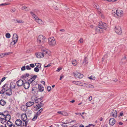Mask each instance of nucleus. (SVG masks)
Returning a JSON list of instances; mask_svg holds the SVG:
<instances>
[{"label":"nucleus","mask_w":127,"mask_h":127,"mask_svg":"<svg viewBox=\"0 0 127 127\" xmlns=\"http://www.w3.org/2000/svg\"><path fill=\"white\" fill-rule=\"evenodd\" d=\"M5 79H6L5 77H4L1 80V82H3Z\"/></svg>","instance_id":"59"},{"label":"nucleus","mask_w":127,"mask_h":127,"mask_svg":"<svg viewBox=\"0 0 127 127\" xmlns=\"http://www.w3.org/2000/svg\"><path fill=\"white\" fill-rule=\"evenodd\" d=\"M51 88L50 86H49L47 87V90L48 92H49L51 90Z\"/></svg>","instance_id":"43"},{"label":"nucleus","mask_w":127,"mask_h":127,"mask_svg":"<svg viewBox=\"0 0 127 127\" xmlns=\"http://www.w3.org/2000/svg\"><path fill=\"white\" fill-rule=\"evenodd\" d=\"M94 7L97 9H98L99 8V6L98 5L96 4L94 6Z\"/></svg>","instance_id":"45"},{"label":"nucleus","mask_w":127,"mask_h":127,"mask_svg":"<svg viewBox=\"0 0 127 127\" xmlns=\"http://www.w3.org/2000/svg\"><path fill=\"white\" fill-rule=\"evenodd\" d=\"M26 82V81H25ZM24 87L25 89H28L30 87V83L29 82H25L23 84Z\"/></svg>","instance_id":"17"},{"label":"nucleus","mask_w":127,"mask_h":127,"mask_svg":"<svg viewBox=\"0 0 127 127\" xmlns=\"http://www.w3.org/2000/svg\"><path fill=\"white\" fill-rule=\"evenodd\" d=\"M35 55L37 58H43L44 57V55L42 52H39L35 53Z\"/></svg>","instance_id":"16"},{"label":"nucleus","mask_w":127,"mask_h":127,"mask_svg":"<svg viewBox=\"0 0 127 127\" xmlns=\"http://www.w3.org/2000/svg\"><path fill=\"white\" fill-rule=\"evenodd\" d=\"M88 99H89V101H91L92 99V97L91 96H90L88 98Z\"/></svg>","instance_id":"60"},{"label":"nucleus","mask_w":127,"mask_h":127,"mask_svg":"<svg viewBox=\"0 0 127 127\" xmlns=\"http://www.w3.org/2000/svg\"><path fill=\"white\" fill-rule=\"evenodd\" d=\"M114 30L116 33L118 34H121L122 32L121 28L119 26H116Z\"/></svg>","instance_id":"8"},{"label":"nucleus","mask_w":127,"mask_h":127,"mask_svg":"<svg viewBox=\"0 0 127 127\" xmlns=\"http://www.w3.org/2000/svg\"><path fill=\"white\" fill-rule=\"evenodd\" d=\"M2 89L0 91L2 94H3L6 91V88H8V86L7 84H6L4 85L2 87Z\"/></svg>","instance_id":"11"},{"label":"nucleus","mask_w":127,"mask_h":127,"mask_svg":"<svg viewBox=\"0 0 127 127\" xmlns=\"http://www.w3.org/2000/svg\"><path fill=\"white\" fill-rule=\"evenodd\" d=\"M43 109L42 108L40 109L38 111L40 113H41L43 111Z\"/></svg>","instance_id":"61"},{"label":"nucleus","mask_w":127,"mask_h":127,"mask_svg":"<svg viewBox=\"0 0 127 127\" xmlns=\"http://www.w3.org/2000/svg\"><path fill=\"white\" fill-rule=\"evenodd\" d=\"M47 39L43 35H40L38 37L37 41L39 44L42 45L46 41Z\"/></svg>","instance_id":"2"},{"label":"nucleus","mask_w":127,"mask_h":127,"mask_svg":"<svg viewBox=\"0 0 127 127\" xmlns=\"http://www.w3.org/2000/svg\"><path fill=\"white\" fill-rule=\"evenodd\" d=\"M24 81L21 79L19 80L17 82V86L19 87L22 86L24 83Z\"/></svg>","instance_id":"13"},{"label":"nucleus","mask_w":127,"mask_h":127,"mask_svg":"<svg viewBox=\"0 0 127 127\" xmlns=\"http://www.w3.org/2000/svg\"><path fill=\"white\" fill-rule=\"evenodd\" d=\"M13 41L11 42V44L13 45L15 44L18 41V36L16 33L13 34Z\"/></svg>","instance_id":"6"},{"label":"nucleus","mask_w":127,"mask_h":127,"mask_svg":"<svg viewBox=\"0 0 127 127\" xmlns=\"http://www.w3.org/2000/svg\"><path fill=\"white\" fill-rule=\"evenodd\" d=\"M72 83L76 85H79L80 84V82L77 81H72Z\"/></svg>","instance_id":"31"},{"label":"nucleus","mask_w":127,"mask_h":127,"mask_svg":"<svg viewBox=\"0 0 127 127\" xmlns=\"http://www.w3.org/2000/svg\"><path fill=\"white\" fill-rule=\"evenodd\" d=\"M11 123H12L10 121H7V125H8L9 127L11 125Z\"/></svg>","instance_id":"42"},{"label":"nucleus","mask_w":127,"mask_h":127,"mask_svg":"<svg viewBox=\"0 0 127 127\" xmlns=\"http://www.w3.org/2000/svg\"><path fill=\"white\" fill-rule=\"evenodd\" d=\"M78 62H77L76 60H74L72 62V64L73 65L75 66L76 65L78 64Z\"/></svg>","instance_id":"28"},{"label":"nucleus","mask_w":127,"mask_h":127,"mask_svg":"<svg viewBox=\"0 0 127 127\" xmlns=\"http://www.w3.org/2000/svg\"><path fill=\"white\" fill-rule=\"evenodd\" d=\"M61 69V68H58V69L56 70V71L59 72L60 71Z\"/></svg>","instance_id":"64"},{"label":"nucleus","mask_w":127,"mask_h":127,"mask_svg":"<svg viewBox=\"0 0 127 127\" xmlns=\"http://www.w3.org/2000/svg\"><path fill=\"white\" fill-rule=\"evenodd\" d=\"M89 87L90 88H94V86L93 85L91 84H89L88 85Z\"/></svg>","instance_id":"51"},{"label":"nucleus","mask_w":127,"mask_h":127,"mask_svg":"<svg viewBox=\"0 0 127 127\" xmlns=\"http://www.w3.org/2000/svg\"><path fill=\"white\" fill-rule=\"evenodd\" d=\"M98 13L100 16H101V17L103 18H104V16L102 15V13L101 12L99 11L98 12Z\"/></svg>","instance_id":"38"},{"label":"nucleus","mask_w":127,"mask_h":127,"mask_svg":"<svg viewBox=\"0 0 127 127\" xmlns=\"http://www.w3.org/2000/svg\"><path fill=\"white\" fill-rule=\"evenodd\" d=\"M117 111L115 110H113L111 113L110 114V116L111 117H116L117 116Z\"/></svg>","instance_id":"10"},{"label":"nucleus","mask_w":127,"mask_h":127,"mask_svg":"<svg viewBox=\"0 0 127 127\" xmlns=\"http://www.w3.org/2000/svg\"><path fill=\"white\" fill-rule=\"evenodd\" d=\"M34 104V102L31 101H29L27 102L26 104V105L27 107H30Z\"/></svg>","instance_id":"24"},{"label":"nucleus","mask_w":127,"mask_h":127,"mask_svg":"<svg viewBox=\"0 0 127 127\" xmlns=\"http://www.w3.org/2000/svg\"><path fill=\"white\" fill-rule=\"evenodd\" d=\"M112 13L114 16L116 17L122 16L123 15V12L122 10L117 9L113 10Z\"/></svg>","instance_id":"1"},{"label":"nucleus","mask_w":127,"mask_h":127,"mask_svg":"<svg viewBox=\"0 0 127 127\" xmlns=\"http://www.w3.org/2000/svg\"><path fill=\"white\" fill-rule=\"evenodd\" d=\"M0 104L1 105L4 106L6 104V102L3 99H1L0 100Z\"/></svg>","instance_id":"25"},{"label":"nucleus","mask_w":127,"mask_h":127,"mask_svg":"<svg viewBox=\"0 0 127 127\" xmlns=\"http://www.w3.org/2000/svg\"><path fill=\"white\" fill-rule=\"evenodd\" d=\"M4 118L6 121H9L11 119V116L9 114H7L5 115Z\"/></svg>","instance_id":"21"},{"label":"nucleus","mask_w":127,"mask_h":127,"mask_svg":"<svg viewBox=\"0 0 127 127\" xmlns=\"http://www.w3.org/2000/svg\"><path fill=\"white\" fill-rule=\"evenodd\" d=\"M25 69V66L24 65L21 68V70H22L24 71Z\"/></svg>","instance_id":"49"},{"label":"nucleus","mask_w":127,"mask_h":127,"mask_svg":"<svg viewBox=\"0 0 127 127\" xmlns=\"http://www.w3.org/2000/svg\"><path fill=\"white\" fill-rule=\"evenodd\" d=\"M63 124L62 125V126L63 127H66L68 126L67 125H65L66 123H63Z\"/></svg>","instance_id":"47"},{"label":"nucleus","mask_w":127,"mask_h":127,"mask_svg":"<svg viewBox=\"0 0 127 127\" xmlns=\"http://www.w3.org/2000/svg\"><path fill=\"white\" fill-rule=\"evenodd\" d=\"M40 113L38 111L36 113V114H35L37 116H38V115H39L40 114Z\"/></svg>","instance_id":"56"},{"label":"nucleus","mask_w":127,"mask_h":127,"mask_svg":"<svg viewBox=\"0 0 127 127\" xmlns=\"http://www.w3.org/2000/svg\"><path fill=\"white\" fill-rule=\"evenodd\" d=\"M122 63L124 64L126 61V57L125 56L122 59Z\"/></svg>","instance_id":"30"},{"label":"nucleus","mask_w":127,"mask_h":127,"mask_svg":"<svg viewBox=\"0 0 127 127\" xmlns=\"http://www.w3.org/2000/svg\"><path fill=\"white\" fill-rule=\"evenodd\" d=\"M95 29L96 32V33H101L103 32V29L99 26L95 27Z\"/></svg>","instance_id":"9"},{"label":"nucleus","mask_w":127,"mask_h":127,"mask_svg":"<svg viewBox=\"0 0 127 127\" xmlns=\"http://www.w3.org/2000/svg\"><path fill=\"white\" fill-rule=\"evenodd\" d=\"M10 4V3H2L1 4H0V6H3L5 5H9Z\"/></svg>","instance_id":"35"},{"label":"nucleus","mask_w":127,"mask_h":127,"mask_svg":"<svg viewBox=\"0 0 127 127\" xmlns=\"http://www.w3.org/2000/svg\"><path fill=\"white\" fill-rule=\"evenodd\" d=\"M10 127H15V126L14 125H13L12 123L11 124V125L10 126Z\"/></svg>","instance_id":"55"},{"label":"nucleus","mask_w":127,"mask_h":127,"mask_svg":"<svg viewBox=\"0 0 127 127\" xmlns=\"http://www.w3.org/2000/svg\"><path fill=\"white\" fill-rule=\"evenodd\" d=\"M26 69L27 70H30L31 69V68L30 67L29 65H27L26 67Z\"/></svg>","instance_id":"48"},{"label":"nucleus","mask_w":127,"mask_h":127,"mask_svg":"<svg viewBox=\"0 0 127 127\" xmlns=\"http://www.w3.org/2000/svg\"><path fill=\"white\" fill-rule=\"evenodd\" d=\"M30 14L32 16V18L34 19L35 21L40 24L41 25L43 23L42 21L39 19L36 15H35L33 12L31 11Z\"/></svg>","instance_id":"3"},{"label":"nucleus","mask_w":127,"mask_h":127,"mask_svg":"<svg viewBox=\"0 0 127 127\" xmlns=\"http://www.w3.org/2000/svg\"><path fill=\"white\" fill-rule=\"evenodd\" d=\"M4 56V54L3 53H2L0 54V58H3Z\"/></svg>","instance_id":"44"},{"label":"nucleus","mask_w":127,"mask_h":127,"mask_svg":"<svg viewBox=\"0 0 127 127\" xmlns=\"http://www.w3.org/2000/svg\"><path fill=\"white\" fill-rule=\"evenodd\" d=\"M30 66L32 68H33L35 66L34 64H30Z\"/></svg>","instance_id":"52"},{"label":"nucleus","mask_w":127,"mask_h":127,"mask_svg":"<svg viewBox=\"0 0 127 127\" xmlns=\"http://www.w3.org/2000/svg\"><path fill=\"white\" fill-rule=\"evenodd\" d=\"M73 74L75 78H82L83 77V74L78 72H73Z\"/></svg>","instance_id":"7"},{"label":"nucleus","mask_w":127,"mask_h":127,"mask_svg":"<svg viewBox=\"0 0 127 127\" xmlns=\"http://www.w3.org/2000/svg\"><path fill=\"white\" fill-rule=\"evenodd\" d=\"M6 95L10 96L12 94V92L11 89L10 88H7L6 91Z\"/></svg>","instance_id":"12"},{"label":"nucleus","mask_w":127,"mask_h":127,"mask_svg":"<svg viewBox=\"0 0 127 127\" xmlns=\"http://www.w3.org/2000/svg\"><path fill=\"white\" fill-rule=\"evenodd\" d=\"M79 41L81 43H82L83 42V40L82 38H80V39L79 40Z\"/></svg>","instance_id":"53"},{"label":"nucleus","mask_w":127,"mask_h":127,"mask_svg":"<svg viewBox=\"0 0 127 127\" xmlns=\"http://www.w3.org/2000/svg\"><path fill=\"white\" fill-rule=\"evenodd\" d=\"M42 53L44 55H46L48 54V50L45 48H43L41 49Z\"/></svg>","instance_id":"19"},{"label":"nucleus","mask_w":127,"mask_h":127,"mask_svg":"<svg viewBox=\"0 0 127 127\" xmlns=\"http://www.w3.org/2000/svg\"><path fill=\"white\" fill-rule=\"evenodd\" d=\"M29 119L27 120L26 121H24V122H25V127H27V125L28 124V123L29 121Z\"/></svg>","instance_id":"40"},{"label":"nucleus","mask_w":127,"mask_h":127,"mask_svg":"<svg viewBox=\"0 0 127 127\" xmlns=\"http://www.w3.org/2000/svg\"><path fill=\"white\" fill-rule=\"evenodd\" d=\"M21 119L23 121H26L29 119H27L26 115L25 114H23L21 115Z\"/></svg>","instance_id":"15"},{"label":"nucleus","mask_w":127,"mask_h":127,"mask_svg":"<svg viewBox=\"0 0 127 127\" xmlns=\"http://www.w3.org/2000/svg\"><path fill=\"white\" fill-rule=\"evenodd\" d=\"M33 81V80L31 78L28 80V82L30 83H32Z\"/></svg>","instance_id":"46"},{"label":"nucleus","mask_w":127,"mask_h":127,"mask_svg":"<svg viewBox=\"0 0 127 127\" xmlns=\"http://www.w3.org/2000/svg\"><path fill=\"white\" fill-rule=\"evenodd\" d=\"M42 102H40V104H39V105H40L41 106V107H42L44 105L43 103H42Z\"/></svg>","instance_id":"63"},{"label":"nucleus","mask_w":127,"mask_h":127,"mask_svg":"<svg viewBox=\"0 0 127 127\" xmlns=\"http://www.w3.org/2000/svg\"><path fill=\"white\" fill-rule=\"evenodd\" d=\"M98 26L101 28L103 29L104 30H106L107 27L106 24L101 21L99 22Z\"/></svg>","instance_id":"5"},{"label":"nucleus","mask_w":127,"mask_h":127,"mask_svg":"<svg viewBox=\"0 0 127 127\" xmlns=\"http://www.w3.org/2000/svg\"><path fill=\"white\" fill-rule=\"evenodd\" d=\"M115 120L114 118H110L109 120V124L110 125L113 126L115 123Z\"/></svg>","instance_id":"14"},{"label":"nucleus","mask_w":127,"mask_h":127,"mask_svg":"<svg viewBox=\"0 0 127 127\" xmlns=\"http://www.w3.org/2000/svg\"><path fill=\"white\" fill-rule=\"evenodd\" d=\"M43 98V97H41L40 98H37L36 99H34V101H35L36 103H38L39 102H42L43 101L42 100V99Z\"/></svg>","instance_id":"22"},{"label":"nucleus","mask_w":127,"mask_h":127,"mask_svg":"<svg viewBox=\"0 0 127 127\" xmlns=\"http://www.w3.org/2000/svg\"><path fill=\"white\" fill-rule=\"evenodd\" d=\"M38 88L39 91L40 92H42L44 90V87L41 84L38 85Z\"/></svg>","instance_id":"20"},{"label":"nucleus","mask_w":127,"mask_h":127,"mask_svg":"<svg viewBox=\"0 0 127 127\" xmlns=\"http://www.w3.org/2000/svg\"><path fill=\"white\" fill-rule=\"evenodd\" d=\"M60 31L61 32H65V30L64 29H60Z\"/></svg>","instance_id":"62"},{"label":"nucleus","mask_w":127,"mask_h":127,"mask_svg":"<svg viewBox=\"0 0 127 127\" xmlns=\"http://www.w3.org/2000/svg\"><path fill=\"white\" fill-rule=\"evenodd\" d=\"M37 76L36 75H34L33 77L31 78V79L33 81L37 78Z\"/></svg>","instance_id":"39"},{"label":"nucleus","mask_w":127,"mask_h":127,"mask_svg":"<svg viewBox=\"0 0 127 127\" xmlns=\"http://www.w3.org/2000/svg\"><path fill=\"white\" fill-rule=\"evenodd\" d=\"M51 66L50 64H49L46 66L44 65V67H49Z\"/></svg>","instance_id":"58"},{"label":"nucleus","mask_w":127,"mask_h":127,"mask_svg":"<svg viewBox=\"0 0 127 127\" xmlns=\"http://www.w3.org/2000/svg\"><path fill=\"white\" fill-rule=\"evenodd\" d=\"M4 54V56L5 55H8L10 54V52H8V53H3Z\"/></svg>","instance_id":"50"},{"label":"nucleus","mask_w":127,"mask_h":127,"mask_svg":"<svg viewBox=\"0 0 127 127\" xmlns=\"http://www.w3.org/2000/svg\"><path fill=\"white\" fill-rule=\"evenodd\" d=\"M58 113L63 115H66L67 114L66 112L64 111H59L58 112Z\"/></svg>","instance_id":"27"},{"label":"nucleus","mask_w":127,"mask_h":127,"mask_svg":"<svg viewBox=\"0 0 127 127\" xmlns=\"http://www.w3.org/2000/svg\"><path fill=\"white\" fill-rule=\"evenodd\" d=\"M48 43L50 46H53L55 45L56 42L53 37L50 38L48 39Z\"/></svg>","instance_id":"4"},{"label":"nucleus","mask_w":127,"mask_h":127,"mask_svg":"<svg viewBox=\"0 0 127 127\" xmlns=\"http://www.w3.org/2000/svg\"><path fill=\"white\" fill-rule=\"evenodd\" d=\"M39 69L37 67H35L34 68V71L36 72H38L39 71Z\"/></svg>","instance_id":"37"},{"label":"nucleus","mask_w":127,"mask_h":127,"mask_svg":"<svg viewBox=\"0 0 127 127\" xmlns=\"http://www.w3.org/2000/svg\"><path fill=\"white\" fill-rule=\"evenodd\" d=\"M30 75L29 73H26L22 75L21 78H25L27 77H28Z\"/></svg>","instance_id":"26"},{"label":"nucleus","mask_w":127,"mask_h":127,"mask_svg":"<svg viewBox=\"0 0 127 127\" xmlns=\"http://www.w3.org/2000/svg\"><path fill=\"white\" fill-rule=\"evenodd\" d=\"M108 57V55L107 54H106L105 55H104V57H104L105 58V59H106V58H107Z\"/></svg>","instance_id":"57"},{"label":"nucleus","mask_w":127,"mask_h":127,"mask_svg":"<svg viewBox=\"0 0 127 127\" xmlns=\"http://www.w3.org/2000/svg\"><path fill=\"white\" fill-rule=\"evenodd\" d=\"M35 65L37 67H38V68H39L40 69H41V64L40 63H35Z\"/></svg>","instance_id":"32"},{"label":"nucleus","mask_w":127,"mask_h":127,"mask_svg":"<svg viewBox=\"0 0 127 127\" xmlns=\"http://www.w3.org/2000/svg\"><path fill=\"white\" fill-rule=\"evenodd\" d=\"M14 22L15 23H24V22L22 21V20H14Z\"/></svg>","instance_id":"29"},{"label":"nucleus","mask_w":127,"mask_h":127,"mask_svg":"<svg viewBox=\"0 0 127 127\" xmlns=\"http://www.w3.org/2000/svg\"><path fill=\"white\" fill-rule=\"evenodd\" d=\"M54 8L55 9L57 10L58 9V8L56 6L54 5L53 6Z\"/></svg>","instance_id":"54"},{"label":"nucleus","mask_w":127,"mask_h":127,"mask_svg":"<svg viewBox=\"0 0 127 127\" xmlns=\"http://www.w3.org/2000/svg\"><path fill=\"white\" fill-rule=\"evenodd\" d=\"M88 63V58L85 57L84 59V60L83 63V64L84 66H85L87 65Z\"/></svg>","instance_id":"23"},{"label":"nucleus","mask_w":127,"mask_h":127,"mask_svg":"<svg viewBox=\"0 0 127 127\" xmlns=\"http://www.w3.org/2000/svg\"><path fill=\"white\" fill-rule=\"evenodd\" d=\"M38 116L36 114L34 115L33 118L32 119V121H35L36 119L37 118Z\"/></svg>","instance_id":"33"},{"label":"nucleus","mask_w":127,"mask_h":127,"mask_svg":"<svg viewBox=\"0 0 127 127\" xmlns=\"http://www.w3.org/2000/svg\"><path fill=\"white\" fill-rule=\"evenodd\" d=\"M5 36L6 37L8 38H10L11 36L10 34L9 33H7L6 34Z\"/></svg>","instance_id":"36"},{"label":"nucleus","mask_w":127,"mask_h":127,"mask_svg":"<svg viewBox=\"0 0 127 127\" xmlns=\"http://www.w3.org/2000/svg\"><path fill=\"white\" fill-rule=\"evenodd\" d=\"M22 122L20 119H17L15 121V124L17 126H20L22 124Z\"/></svg>","instance_id":"18"},{"label":"nucleus","mask_w":127,"mask_h":127,"mask_svg":"<svg viewBox=\"0 0 127 127\" xmlns=\"http://www.w3.org/2000/svg\"><path fill=\"white\" fill-rule=\"evenodd\" d=\"M6 121L5 120V119L4 118H1V123L3 124Z\"/></svg>","instance_id":"34"},{"label":"nucleus","mask_w":127,"mask_h":127,"mask_svg":"<svg viewBox=\"0 0 127 127\" xmlns=\"http://www.w3.org/2000/svg\"><path fill=\"white\" fill-rule=\"evenodd\" d=\"M89 78L91 79L95 80V77L94 76H92L89 77Z\"/></svg>","instance_id":"41"}]
</instances>
